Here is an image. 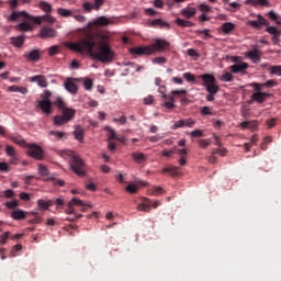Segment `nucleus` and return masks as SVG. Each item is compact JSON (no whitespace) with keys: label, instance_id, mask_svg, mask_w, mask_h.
<instances>
[{"label":"nucleus","instance_id":"8","mask_svg":"<svg viewBox=\"0 0 281 281\" xmlns=\"http://www.w3.org/2000/svg\"><path fill=\"white\" fill-rule=\"evenodd\" d=\"M251 87H254L255 91H257L252 93L251 100L258 102L259 104H262V102H265L270 94L267 92H262V85L260 83L254 82L251 83Z\"/></svg>","mask_w":281,"mask_h":281},{"label":"nucleus","instance_id":"62","mask_svg":"<svg viewBox=\"0 0 281 281\" xmlns=\"http://www.w3.org/2000/svg\"><path fill=\"white\" fill-rule=\"evenodd\" d=\"M153 63H155L156 65H164V64H166V58L165 57H156L153 59Z\"/></svg>","mask_w":281,"mask_h":281},{"label":"nucleus","instance_id":"2","mask_svg":"<svg viewBox=\"0 0 281 281\" xmlns=\"http://www.w3.org/2000/svg\"><path fill=\"white\" fill-rule=\"evenodd\" d=\"M60 157L69 159L70 168L75 175L78 177H87V164L80 155L76 154L74 150L66 149L60 153Z\"/></svg>","mask_w":281,"mask_h":281},{"label":"nucleus","instance_id":"29","mask_svg":"<svg viewBox=\"0 0 281 281\" xmlns=\"http://www.w3.org/2000/svg\"><path fill=\"white\" fill-rule=\"evenodd\" d=\"M37 205L42 210H49V207H52V205H54V201H52V200H48V201L37 200Z\"/></svg>","mask_w":281,"mask_h":281},{"label":"nucleus","instance_id":"15","mask_svg":"<svg viewBox=\"0 0 281 281\" xmlns=\"http://www.w3.org/2000/svg\"><path fill=\"white\" fill-rule=\"evenodd\" d=\"M64 87L68 93L76 95L78 93V86L74 82V79H67L64 83Z\"/></svg>","mask_w":281,"mask_h":281},{"label":"nucleus","instance_id":"64","mask_svg":"<svg viewBox=\"0 0 281 281\" xmlns=\"http://www.w3.org/2000/svg\"><path fill=\"white\" fill-rule=\"evenodd\" d=\"M199 10L201 12H210L212 10V8L210 5H207V4H203L202 3V4L199 5Z\"/></svg>","mask_w":281,"mask_h":281},{"label":"nucleus","instance_id":"19","mask_svg":"<svg viewBox=\"0 0 281 281\" xmlns=\"http://www.w3.org/2000/svg\"><path fill=\"white\" fill-rule=\"evenodd\" d=\"M71 205H77V207H81V212H87V207H91V205L85 204V202H82V200H80L78 198L71 199L68 206L71 207Z\"/></svg>","mask_w":281,"mask_h":281},{"label":"nucleus","instance_id":"45","mask_svg":"<svg viewBox=\"0 0 281 281\" xmlns=\"http://www.w3.org/2000/svg\"><path fill=\"white\" fill-rule=\"evenodd\" d=\"M126 192H128L130 194H135L137 193V190H139V187L137 184H128L125 188Z\"/></svg>","mask_w":281,"mask_h":281},{"label":"nucleus","instance_id":"59","mask_svg":"<svg viewBox=\"0 0 281 281\" xmlns=\"http://www.w3.org/2000/svg\"><path fill=\"white\" fill-rule=\"evenodd\" d=\"M201 115H212V108L210 106H203L200 111Z\"/></svg>","mask_w":281,"mask_h":281},{"label":"nucleus","instance_id":"25","mask_svg":"<svg viewBox=\"0 0 281 281\" xmlns=\"http://www.w3.org/2000/svg\"><path fill=\"white\" fill-rule=\"evenodd\" d=\"M92 25H100L101 27H104V25H111V19L106 16H100L97 20H94Z\"/></svg>","mask_w":281,"mask_h":281},{"label":"nucleus","instance_id":"5","mask_svg":"<svg viewBox=\"0 0 281 281\" xmlns=\"http://www.w3.org/2000/svg\"><path fill=\"white\" fill-rule=\"evenodd\" d=\"M203 87L207 91L206 101L214 102V97L218 93L220 87L216 85V78L213 75L204 74L200 76Z\"/></svg>","mask_w":281,"mask_h":281},{"label":"nucleus","instance_id":"40","mask_svg":"<svg viewBox=\"0 0 281 281\" xmlns=\"http://www.w3.org/2000/svg\"><path fill=\"white\" fill-rule=\"evenodd\" d=\"M212 155H220V157H226L227 156V148H225V147L214 148L212 150Z\"/></svg>","mask_w":281,"mask_h":281},{"label":"nucleus","instance_id":"1","mask_svg":"<svg viewBox=\"0 0 281 281\" xmlns=\"http://www.w3.org/2000/svg\"><path fill=\"white\" fill-rule=\"evenodd\" d=\"M99 42L95 44V36H93V34H88L77 43H67L66 47L71 49V52H77L78 54L87 52L91 58H94V60H99L100 63H113L115 52H113L109 44L111 36L108 34H101L99 35Z\"/></svg>","mask_w":281,"mask_h":281},{"label":"nucleus","instance_id":"30","mask_svg":"<svg viewBox=\"0 0 281 281\" xmlns=\"http://www.w3.org/2000/svg\"><path fill=\"white\" fill-rule=\"evenodd\" d=\"M176 23L179 25V27H194L193 22L180 18L176 19Z\"/></svg>","mask_w":281,"mask_h":281},{"label":"nucleus","instance_id":"51","mask_svg":"<svg viewBox=\"0 0 281 281\" xmlns=\"http://www.w3.org/2000/svg\"><path fill=\"white\" fill-rule=\"evenodd\" d=\"M83 87L87 91H91V89L93 88V81L91 79H85Z\"/></svg>","mask_w":281,"mask_h":281},{"label":"nucleus","instance_id":"23","mask_svg":"<svg viewBox=\"0 0 281 281\" xmlns=\"http://www.w3.org/2000/svg\"><path fill=\"white\" fill-rule=\"evenodd\" d=\"M245 4L252 5V8H256V5L268 7L269 0H246Z\"/></svg>","mask_w":281,"mask_h":281},{"label":"nucleus","instance_id":"52","mask_svg":"<svg viewBox=\"0 0 281 281\" xmlns=\"http://www.w3.org/2000/svg\"><path fill=\"white\" fill-rule=\"evenodd\" d=\"M266 32H268V34H271L272 36H276L278 34H281L280 31H278V29H276L274 26H268L266 29Z\"/></svg>","mask_w":281,"mask_h":281},{"label":"nucleus","instance_id":"27","mask_svg":"<svg viewBox=\"0 0 281 281\" xmlns=\"http://www.w3.org/2000/svg\"><path fill=\"white\" fill-rule=\"evenodd\" d=\"M247 56L250 58V60H252V63H260V50L258 49H254V50H249L247 53Z\"/></svg>","mask_w":281,"mask_h":281},{"label":"nucleus","instance_id":"14","mask_svg":"<svg viewBox=\"0 0 281 281\" xmlns=\"http://www.w3.org/2000/svg\"><path fill=\"white\" fill-rule=\"evenodd\" d=\"M150 27H160V30H170V24L161 19H156L149 22Z\"/></svg>","mask_w":281,"mask_h":281},{"label":"nucleus","instance_id":"35","mask_svg":"<svg viewBox=\"0 0 281 281\" xmlns=\"http://www.w3.org/2000/svg\"><path fill=\"white\" fill-rule=\"evenodd\" d=\"M221 82H234V75L232 72H224L220 76Z\"/></svg>","mask_w":281,"mask_h":281},{"label":"nucleus","instance_id":"11","mask_svg":"<svg viewBox=\"0 0 281 281\" xmlns=\"http://www.w3.org/2000/svg\"><path fill=\"white\" fill-rule=\"evenodd\" d=\"M104 5V0H94V3L85 2L82 8L85 12H91V10H100L101 7Z\"/></svg>","mask_w":281,"mask_h":281},{"label":"nucleus","instance_id":"55","mask_svg":"<svg viewBox=\"0 0 281 281\" xmlns=\"http://www.w3.org/2000/svg\"><path fill=\"white\" fill-rule=\"evenodd\" d=\"M243 128H256V122L245 121L241 123Z\"/></svg>","mask_w":281,"mask_h":281},{"label":"nucleus","instance_id":"41","mask_svg":"<svg viewBox=\"0 0 281 281\" xmlns=\"http://www.w3.org/2000/svg\"><path fill=\"white\" fill-rule=\"evenodd\" d=\"M137 210H138L139 212H150V204H149L148 200H147V202H145V203L138 204V205H137Z\"/></svg>","mask_w":281,"mask_h":281},{"label":"nucleus","instance_id":"16","mask_svg":"<svg viewBox=\"0 0 281 281\" xmlns=\"http://www.w3.org/2000/svg\"><path fill=\"white\" fill-rule=\"evenodd\" d=\"M38 106L42 109L45 115H52V101L49 100H41L38 101Z\"/></svg>","mask_w":281,"mask_h":281},{"label":"nucleus","instance_id":"48","mask_svg":"<svg viewBox=\"0 0 281 281\" xmlns=\"http://www.w3.org/2000/svg\"><path fill=\"white\" fill-rule=\"evenodd\" d=\"M10 236H12V233L10 232H5L4 234L0 235V245H5Z\"/></svg>","mask_w":281,"mask_h":281},{"label":"nucleus","instance_id":"21","mask_svg":"<svg viewBox=\"0 0 281 281\" xmlns=\"http://www.w3.org/2000/svg\"><path fill=\"white\" fill-rule=\"evenodd\" d=\"M223 34H232V32H234V30H236V24L232 23V22H225L222 24L221 27Z\"/></svg>","mask_w":281,"mask_h":281},{"label":"nucleus","instance_id":"9","mask_svg":"<svg viewBox=\"0 0 281 281\" xmlns=\"http://www.w3.org/2000/svg\"><path fill=\"white\" fill-rule=\"evenodd\" d=\"M58 32L54 30L52 26H42L40 30L38 36L40 38H54Z\"/></svg>","mask_w":281,"mask_h":281},{"label":"nucleus","instance_id":"17","mask_svg":"<svg viewBox=\"0 0 281 281\" xmlns=\"http://www.w3.org/2000/svg\"><path fill=\"white\" fill-rule=\"evenodd\" d=\"M181 14L184 19H194L196 16V9L194 7H187L181 10Z\"/></svg>","mask_w":281,"mask_h":281},{"label":"nucleus","instance_id":"50","mask_svg":"<svg viewBox=\"0 0 281 281\" xmlns=\"http://www.w3.org/2000/svg\"><path fill=\"white\" fill-rule=\"evenodd\" d=\"M58 52H60V47L58 46H50L48 48V56H56V54H58Z\"/></svg>","mask_w":281,"mask_h":281},{"label":"nucleus","instance_id":"39","mask_svg":"<svg viewBox=\"0 0 281 281\" xmlns=\"http://www.w3.org/2000/svg\"><path fill=\"white\" fill-rule=\"evenodd\" d=\"M49 135H53L56 139H67V133L59 131H52Z\"/></svg>","mask_w":281,"mask_h":281},{"label":"nucleus","instance_id":"28","mask_svg":"<svg viewBox=\"0 0 281 281\" xmlns=\"http://www.w3.org/2000/svg\"><path fill=\"white\" fill-rule=\"evenodd\" d=\"M57 14H59V16H63L64 19H69V16H74V11L65 8H58Z\"/></svg>","mask_w":281,"mask_h":281},{"label":"nucleus","instance_id":"13","mask_svg":"<svg viewBox=\"0 0 281 281\" xmlns=\"http://www.w3.org/2000/svg\"><path fill=\"white\" fill-rule=\"evenodd\" d=\"M30 82H36L38 87H42L43 89H46V87L49 85L47 82V78L43 75H36L31 77Z\"/></svg>","mask_w":281,"mask_h":281},{"label":"nucleus","instance_id":"46","mask_svg":"<svg viewBox=\"0 0 281 281\" xmlns=\"http://www.w3.org/2000/svg\"><path fill=\"white\" fill-rule=\"evenodd\" d=\"M5 207H8V210H16V207H19V201L13 200L10 202H5Z\"/></svg>","mask_w":281,"mask_h":281},{"label":"nucleus","instance_id":"37","mask_svg":"<svg viewBox=\"0 0 281 281\" xmlns=\"http://www.w3.org/2000/svg\"><path fill=\"white\" fill-rule=\"evenodd\" d=\"M162 172H168L171 177H177V175H179V167H167L162 169Z\"/></svg>","mask_w":281,"mask_h":281},{"label":"nucleus","instance_id":"38","mask_svg":"<svg viewBox=\"0 0 281 281\" xmlns=\"http://www.w3.org/2000/svg\"><path fill=\"white\" fill-rule=\"evenodd\" d=\"M269 20L270 21H274L277 23V25H281V16L278 15L276 12L270 11L268 13Z\"/></svg>","mask_w":281,"mask_h":281},{"label":"nucleus","instance_id":"60","mask_svg":"<svg viewBox=\"0 0 281 281\" xmlns=\"http://www.w3.org/2000/svg\"><path fill=\"white\" fill-rule=\"evenodd\" d=\"M53 180L54 186H58L59 188H63L65 186V180H60L58 178H50Z\"/></svg>","mask_w":281,"mask_h":281},{"label":"nucleus","instance_id":"53","mask_svg":"<svg viewBox=\"0 0 281 281\" xmlns=\"http://www.w3.org/2000/svg\"><path fill=\"white\" fill-rule=\"evenodd\" d=\"M165 190L161 187H155L151 191L154 196H159V194H164Z\"/></svg>","mask_w":281,"mask_h":281},{"label":"nucleus","instance_id":"49","mask_svg":"<svg viewBox=\"0 0 281 281\" xmlns=\"http://www.w3.org/2000/svg\"><path fill=\"white\" fill-rule=\"evenodd\" d=\"M108 139L109 142H113V139H117V135L115 134V130L108 127Z\"/></svg>","mask_w":281,"mask_h":281},{"label":"nucleus","instance_id":"4","mask_svg":"<svg viewBox=\"0 0 281 281\" xmlns=\"http://www.w3.org/2000/svg\"><path fill=\"white\" fill-rule=\"evenodd\" d=\"M27 19L29 21H33V23H35V25H43V23H46V25H48V27H52V25H54V23H56V18L52 16V14L46 13L42 16H32L29 15L27 12L22 11H13L12 14L10 15V21H16V19Z\"/></svg>","mask_w":281,"mask_h":281},{"label":"nucleus","instance_id":"12","mask_svg":"<svg viewBox=\"0 0 281 281\" xmlns=\"http://www.w3.org/2000/svg\"><path fill=\"white\" fill-rule=\"evenodd\" d=\"M232 74H247V69H249V64L247 63H240L235 64L229 67Z\"/></svg>","mask_w":281,"mask_h":281},{"label":"nucleus","instance_id":"20","mask_svg":"<svg viewBox=\"0 0 281 281\" xmlns=\"http://www.w3.org/2000/svg\"><path fill=\"white\" fill-rule=\"evenodd\" d=\"M26 216H27V212L21 209H16L11 213V218H13V221H23L26 218Z\"/></svg>","mask_w":281,"mask_h":281},{"label":"nucleus","instance_id":"22","mask_svg":"<svg viewBox=\"0 0 281 281\" xmlns=\"http://www.w3.org/2000/svg\"><path fill=\"white\" fill-rule=\"evenodd\" d=\"M10 93H22V95H27V88L26 87H19V86H10L8 88Z\"/></svg>","mask_w":281,"mask_h":281},{"label":"nucleus","instance_id":"26","mask_svg":"<svg viewBox=\"0 0 281 281\" xmlns=\"http://www.w3.org/2000/svg\"><path fill=\"white\" fill-rule=\"evenodd\" d=\"M132 158L136 164H144L148 157L144 153H132Z\"/></svg>","mask_w":281,"mask_h":281},{"label":"nucleus","instance_id":"61","mask_svg":"<svg viewBox=\"0 0 281 281\" xmlns=\"http://www.w3.org/2000/svg\"><path fill=\"white\" fill-rule=\"evenodd\" d=\"M191 137H203V131L194 130L190 133Z\"/></svg>","mask_w":281,"mask_h":281},{"label":"nucleus","instance_id":"7","mask_svg":"<svg viewBox=\"0 0 281 281\" xmlns=\"http://www.w3.org/2000/svg\"><path fill=\"white\" fill-rule=\"evenodd\" d=\"M29 157L36 159L37 161H43L45 159V150L36 144H31L26 146Z\"/></svg>","mask_w":281,"mask_h":281},{"label":"nucleus","instance_id":"44","mask_svg":"<svg viewBox=\"0 0 281 281\" xmlns=\"http://www.w3.org/2000/svg\"><path fill=\"white\" fill-rule=\"evenodd\" d=\"M228 12H236V10H240V3L238 2H231L228 3V7L226 8Z\"/></svg>","mask_w":281,"mask_h":281},{"label":"nucleus","instance_id":"24","mask_svg":"<svg viewBox=\"0 0 281 281\" xmlns=\"http://www.w3.org/2000/svg\"><path fill=\"white\" fill-rule=\"evenodd\" d=\"M24 56L25 58H27V60L36 61V60H40L41 58V50L34 49V50H31L29 54H25Z\"/></svg>","mask_w":281,"mask_h":281},{"label":"nucleus","instance_id":"57","mask_svg":"<svg viewBox=\"0 0 281 281\" xmlns=\"http://www.w3.org/2000/svg\"><path fill=\"white\" fill-rule=\"evenodd\" d=\"M210 144H212V142L210 139H200L199 140V146L200 148H207V146H210Z\"/></svg>","mask_w":281,"mask_h":281},{"label":"nucleus","instance_id":"32","mask_svg":"<svg viewBox=\"0 0 281 281\" xmlns=\"http://www.w3.org/2000/svg\"><path fill=\"white\" fill-rule=\"evenodd\" d=\"M16 27L20 32H32V30H34V27H32V24H30L27 22H22V23L18 24Z\"/></svg>","mask_w":281,"mask_h":281},{"label":"nucleus","instance_id":"43","mask_svg":"<svg viewBox=\"0 0 281 281\" xmlns=\"http://www.w3.org/2000/svg\"><path fill=\"white\" fill-rule=\"evenodd\" d=\"M268 71L274 76H281V66H270Z\"/></svg>","mask_w":281,"mask_h":281},{"label":"nucleus","instance_id":"56","mask_svg":"<svg viewBox=\"0 0 281 281\" xmlns=\"http://www.w3.org/2000/svg\"><path fill=\"white\" fill-rule=\"evenodd\" d=\"M183 126H186V120H180L173 124L172 130L177 131V128H183Z\"/></svg>","mask_w":281,"mask_h":281},{"label":"nucleus","instance_id":"18","mask_svg":"<svg viewBox=\"0 0 281 281\" xmlns=\"http://www.w3.org/2000/svg\"><path fill=\"white\" fill-rule=\"evenodd\" d=\"M9 139L11 142H13V144L21 146L22 148H27V146H29L27 142H25L23 136H21V135H11V136H9Z\"/></svg>","mask_w":281,"mask_h":281},{"label":"nucleus","instance_id":"36","mask_svg":"<svg viewBox=\"0 0 281 281\" xmlns=\"http://www.w3.org/2000/svg\"><path fill=\"white\" fill-rule=\"evenodd\" d=\"M12 43L14 47H23V44L25 43V37L24 36L12 37Z\"/></svg>","mask_w":281,"mask_h":281},{"label":"nucleus","instance_id":"63","mask_svg":"<svg viewBox=\"0 0 281 281\" xmlns=\"http://www.w3.org/2000/svg\"><path fill=\"white\" fill-rule=\"evenodd\" d=\"M194 124L195 122L192 119L184 120V126H187L188 128H193Z\"/></svg>","mask_w":281,"mask_h":281},{"label":"nucleus","instance_id":"10","mask_svg":"<svg viewBox=\"0 0 281 281\" xmlns=\"http://www.w3.org/2000/svg\"><path fill=\"white\" fill-rule=\"evenodd\" d=\"M5 155L10 157V164H13L14 166L15 164H19V154H16V149L13 146H5Z\"/></svg>","mask_w":281,"mask_h":281},{"label":"nucleus","instance_id":"42","mask_svg":"<svg viewBox=\"0 0 281 281\" xmlns=\"http://www.w3.org/2000/svg\"><path fill=\"white\" fill-rule=\"evenodd\" d=\"M38 175H41V177H49V170L45 165H38Z\"/></svg>","mask_w":281,"mask_h":281},{"label":"nucleus","instance_id":"54","mask_svg":"<svg viewBox=\"0 0 281 281\" xmlns=\"http://www.w3.org/2000/svg\"><path fill=\"white\" fill-rule=\"evenodd\" d=\"M257 21L259 23V26L265 25L266 27H269V22L267 19L262 18V15H257Z\"/></svg>","mask_w":281,"mask_h":281},{"label":"nucleus","instance_id":"33","mask_svg":"<svg viewBox=\"0 0 281 281\" xmlns=\"http://www.w3.org/2000/svg\"><path fill=\"white\" fill-rule=\"evenodd\" d=\"M74 136L77 142H82V139H85V130H82V127H76Z\"/></svg>","mask_w":281,"mask_h":281},{"label":"nucleus","instance_id":"3","mask_svg":"<svg viewBox=\"0 0 281 281\" xmlns=\"http://www.w3.org/2000/svg\"><path fill=\"white\" fill-rule=\"evenodd\" d=\"M168 47H170V43L166 40L156 38L149 46L133 47L130 53L136 56H150L156 52H166Z\"/></svg>","mask_w":281,"mask_h":281},{"label":"nucleus","instance_id":"31","mask_svg":"<svg viewBox=\"0 0 281 281\" xmlns=\"http://www.w3.org/2000/svg\"><path fill=\"white\" fill-rule=\"evenodd\" d=\"M53 104L55 106H57V109H59V111H64V109H67V103L65 102V100L60 97H58Z\"/></svg>","mask_w":281,"mask_h":281},{"label":"nucleus","instance_id":"34","mask_svg":"<svg viewBox=\"0 0 281 281\" xmlns=\"http://www.w3.org/2000/svg\"><path fill=\"white\" fill-rule=\"evenodd\" d=\"M38 8H40V10H42L43 12H46V14H49V12H52V4H49V2L41 1V2L38 3Z\"/></svg>","mask_w":281,"mask_h":281},{"label":"nucleus","instance_id":"58","mask_svg":"<svg viewBox=\"0 0 281 281\" xmlns=\"http://www.w3.org/2000/svg\"><path fill=\"white\" fill-rule=\"evenodd\" d=\"M261 87H278V81L270 79L266 81L265 83H260Z\"/></svg>","mask_w":281,"mask_h":281},{"label":"nucleus","instance_id":"6","mask_svg":"<svg viewBox=\"0 0 281 281\" xmlns=\"http://www.w3.org/2000/svg\"><path fill=\"white\" fill-rule=\"evenodd\" d=\"M74 117H76V110L71 108H65L61 110V115H56L54 117V124L55 126H63L64 124H69Z\"/></svg>","mask_w":281,"mask_h":281},{"label":"nucleus","instance_id":"47","mask_svg":"<svg viewBox=\"0 0 281 281\" xmlns=\"http://www.w3.org/2000/svg\"><path fill=\"white\" fill-rule=\"evenodd\" d=\"M182 76L187 80V82H196V78L191 72H184Z\"/></svg>","mask_w":281,"mask_h":281}]
</instances>
